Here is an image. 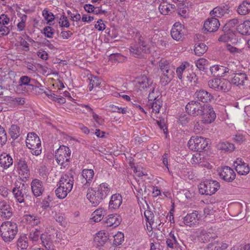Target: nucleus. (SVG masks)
<instances>
[{
    "label": "nucleus",
    "mask_w": 250,
    "mask_h": 250,
    "mask_svg": "<svg viewBox=\"0 0 250 250\" xmlns=\"http://www.w3.org/2000/svg\"><path fill=\"white\" fill-rule=\"evenodd\" d=\"M185 109L190 116H201L202 121L204 124H210L216 118V114L210 105L201 104L198 101H190L186 105Z\"/></svg>",
    "instance_id": "f257e3e1"
},
{
    "label": "nucleus",
    "mask_w": 250,
    "mask_h": 250,
    "mask_svg": "<svg viewBox=\"0 0 250 250\" xmlns=\"http://www.w3.org/2000/svg\"><path fill=\"white\" fill-rule=\"evenodd\" d=\"M110 191L108 184L103 183L97 188H90L87 191L86 197L93 206H98Z\"/></svg>",
    "instance_id": "f03ea898"
},
{
    "label": "nucleus",
    "mask_w": 250,
    "mask_h": 250,
    "mask_svg": "<svg viewBox=\"0 0 250 250\" xmlns=\"http://www.w3.org/2000/svg\"><path fill=\"white\" fill-rule=\"evenodd\" d=\"M74 174L68 172L62 174L59 180V186L55 190V193L59 199H64L72 189L74 185Z\"/></svg>",
    "instance_id": "7ed1b4c3"
},
{
    "label": "nucleus",
    "mask_w": 250,
    "mask_h": 250,
    "mask_svg": "<svg viewBox=\"0 0 250 250\" xmlns=\"http://www.w3.org/2000/svg\"><path fill=\"white\" fill-rule=\"evenodd\" d=\"M18 232L17 225L10 221H6L0 226V236L7 243L12 242Z\"/></svg>",
    "instance_id": "20e7f679"
},
{
    "label": "nucleus",
    "mask_w": 250,
    "mask_h": 250,
    "mask_svg": "<svg viewBox=\"0 0 250 250\" xmlns=\"http://www.w3.org/2000/svg\"><path fill=\"white\" fill-rule=\"evenodd\" d=\"M95 172L92 169H83L82 170L78 181V186L83 191L90 188V186L94 178Z\"/></svg>",
    "instance_id": "39448f33"
},
{
    "label": "nucleus",
    "mask_w": 250,
    "mask_h": 250,
    "mask_svg": "<svg viewBox=\"0 0 250 250\" xmlns=\"http://www.w3.org/2000/svg\"><path fill=\"white\" fill-rule=\"evenodd\" d=\"M26 145L31 150V152L35 156L39 155L42 152L41 141L39 137L34 132L27 134Z\"/></svg>",
    "instance_id": "423d86ee"
},
{
    "label": "nucleus",
    "mask_w": 250,
    "mask_h": 250,
    "mask_svg": "<svg viewBox=\"0 0 250 250\" xmlns=\"http://www.w3.org/2000/svg\"><path fill=\"white\" fill-rule=\"evenodd\" d=\"M70 148L65 146H61L55 152V159L57 163L65 168L69 165L71 156Z\"/></svg>",
    "instance_id": "0eeeda50"
},
{
    "label": "nucleus",
    "mask_w": 250,
    "mask_h": 250,
    "mask_svg": "<svg viewBox=\"0 0 250 250\" xmlns=\"http://www.w3.org/2000/svg\"><path fill=\"white\" fill-rule=\"evenodd\" d=\"M29 187L27 184L17 181L14 184L12 193L16 201L20 203L24 202V198L28 196Z\"/></svg>",
    "instance_id": "6e6552de"
},
{
    "label": "nucleus",
    "mask_w": 250,
    "mask_h": 250,
    "mask_svg": "<svg viewBox=\"0 0 250 250\" xmlns=\"http://www.w3.org/2000/svg\"><path fill=\"white\" fill-rule=\"evenodd\" d=\"M188 147L192 151L202 152L205 150L208 145V140L203 137L192 136L188 143Z\"/></svg>",
    "instance_id": "1a4fd4ad"
},
{
    "label": "nucleus",
    "mask_w": 250,
    "mask_h": 250,
    "mask_svg": "<svg viewBox=\"0 0 250 250\" xmlns=\"http://www.w3.org/2000/svg\"><path fill=\"white\" fill-rule=\"evenodd\" d=\"M146 42L140 37L138 42L130 44L129 51L130 55L135 58H141L144 53L147 52Z\"/></svg>",
    "instance_id": "9d476101"
},
{
    "label": "nucleus",
    "mask_w": 250,
    "mask_h": 250,
    "mask_svg": "<svg viewBox=\"0 0 250 250\" xmlns=\"http://www.w3.org/2000/svg\"><path fill=\"white\" fill-rule=\"evenodd\" d=\"M219 187L216 181L209 180L202 182L198 186L199 192L202 195H211L214 194Z\"/></svg>",
    "instance_id": "9b49d317"
},
{
    "label": "nucleus",
    "mask_w": 250,
    "mask_h": 250,
    "mask_svg": "<svg viewBox=\"0 0 250 250\" xmlns=\"http://www.w3.org/2000/svg\"><path fill=\"white\" fill-rule=\"evenodd\" d=\"M232 70L224 66L220 65V77L225 78L223 80L220 79V89L224 90V92L229 91L231 88V82L229 79Z\"/></svg>",
    "instance_id": "f8f14e48"
},
{
    "label": "nucleus",
    "mask_w": 250,
    "mask_h": 250,
    "mask_svg": "<svg viewBox=\"0 0 250 250\" xmlns=\"http://www.w3.org/2000/svg\"><path fill=\"white\" fill-rule=\"evenodd\" d=\"M43 86L36 80L33 79L32 83L27 84L25 89L21 91L22 93L39 94L43 91Z\"/></svg>",
    "instance_id": "ddd939ff"
},
{
    "label": "nucleus",
    "mask_w": 250,
    "mask_h": 250,
    "mask_svg": "<svg viewBox=\"0 0 250 250\" xmlns=\"http://www.w3.org/2000/svg\"><path fill=\"white\" fill-rule=\"evenodd\" d=\"M185 32L184 25L179 22H176L171 30L170 34L174 40L182 41L184 38Z\"/></svg>",
    "instance_id": "4468645a"
},
{
    "label": "nucleus",
    "mask_w": 250,
    "mask_h": 250,
    "mask_svg": "<svg viewBox=\"0 0 250 250\" xmlns=\"http://www.w3.org/2000/svg\"><path fill=\"white\" fill-rule=\"evenodd\" d=\"M201 215L198 211L195 210L192 213H188L184 217L183 222L185 225L192 227L199 223Z\"/></svg>",
    "instance_id": "2eb2a0df"
},
{
    "label": "nucleus",
    "mask_w": 250,
    "mask_h": 250,
    "mask_svg": "<svg viewBox=\"0 0 250 250\" xmlns=\"http://www.w3.org/2000/svg\"><path fill=\"white\" fill-rule=\"evenodd\" d=\"M234 166L237 173L242 175H246L250 172V168L241 158H238L234 162Z\"/></svg>",
    "instance_id": "dca6fc26"
},
{
    "label": "nucleus",
    "mask_w": 250,
    "mask_h": 250,
    "mask_svg": "<svg viewBox=\"0 0 250 250\" xmlns=\"http://www.w3.org/2000/svg\"><path fill=\"white\" fill-rule=\"evenodd\" d=\"M220 176L225 181L231 182L235 179L236 174L232 168L225 166L222 168L221 172H220Z\"/></svg>",
    "instance_id": "f3484780"
},
{
    "label": "nucleus",
    "mask_w": 250,
    "mask_h": 250,
    "mask_svg": "<svg viewBox=\"0 0 250 250\" xmlns=\"http://www.w3.org/2000/svg\"><path fill=\"white\" fill-rule=\"evenodd\" d=\"M122 197L119 193L113 194L109 202L108 208L111 211L118 209L122 204Z\"/></svg>",
    "instance_id": "a211bd4d"
},
{
    "label": "nucleus",
    "mask_w": 250,
    "mask_h": 250,
    "mask_svg": "<svg viewBox=\"0 0 250 250\" xmlns=\"http://www.w3.org/2000/svg\"><path fill=\"white\" fill-rule=\"evenodd\" d=\"M13 215L12 208L5 201L0 202V215L3 219H9Z\"/></svg>",
    "instance_id": "6ab92c4d"
},
{
    "label": "nucleus",
    "mask_w": 250,
    "mask_h": 250,
    "mask_svg": "<svg viewBox=\"0 0 250 250\" xmlns=\"http://www.w3.org/2000/svg\"><path fill=\"white\" fill-rule=\"evenodd\" d=\"M137 86L140 89H150L156 84L153 83V81L148 79L146 76L143 75L137 79Z\"/></svg>",
    "instance_id": "aec40b11"
},
{
    "label": "nucleus",
    "mask_w": 250,
    "mask_h": 250,
    "mask_svg": "<svg viewBox=\"0 0 250 250\" xmlns=\"http://www.w3.org/2000/svg\"><path fill=\"white\" fill-rule=\"evenodd\" d=\"M218 24L219 20L217 18H208L204 22V28L207 32H215L219 28Z\"/></svg>",
    "instance_id": "412c9836"
},
{
    "label": "nucleus",
    "mask_w": 250,
    "mask_h": 250,
    "mask_svg": "<svg viewBox=\"0 0 250 250\" xmlns=\"http://www.w3.org/2000/svg\"><path fill=\"white\" fill-rule=\"evenodd\" d=\"M31 189L35 197L41 196L44 191L42 182L37 179H34L31 183Z\"/></svg>",
    "instance_id": "4be33fe9"
},
{
    "label": "nucleus",
    "mask_w": 250,
    "mask_h": 250,
    "mask_svg": "<svg viewBox=\"0 0 250 250\" xmlns=\"http://www.w3.org/2000/svg\"><path fill=\"white\" fill-rule=\"evenodd\" d=\"M121 222L120 216L117 214H112L108 215L107 219L104 221V224L106 227L116 228Z\"/></svg>",
    "instance_id": "5701e85b"
},
{
    "label": "nucleus",
    "mask_w": 250,
    "mask_h": 250,
    "mask_svg": "<svg viewBox=\"0 0 250 250\" xmlns=\"http://www.w3.org/2000/svg\"><path fill=\"white\" fill-rule=\"evenodd\" d=\"M161 76L160 83L162 85H167L172 80L175 75V69L163 70Z\"/></svg>",
    "instance_id": "b1692460"
},
{
    "label": "nucleus",
    "mask_w": 250,
    "mask_h": 250,
    "mask_svg": "<svg viewBox=\"0 0 250 250\" xmlns=\"http://www.w3.org/2000/svg\"><path fill=\"white\" fill-rule=\"evenodd\" d=\"M194 97L198 101L203 103H207L212 98L209 93L203 89L197 90L194 94Z\"/></svg>",
    "instance_id": "393cba45"
},
{
    "label": "nucleus",
    "mask_w": 250,
    "mask_h": 250,
    "mask_svg": "<svg viewBox=\"0 0 250 250\" xmlns=\"http://www.w3.org/2000/svg\"><path fill=\"white\" fill-rule=\"evenodd\" d=\"M13 163V159L9 154L4 153L0 155V166L4 169L9 168Z\"/></svg>",
    "instance_id": "a878e982"
},
{
    "label": "nucleus",
    "mask_w": 250,
    "mask_h": 250,
    "mask_svg": "<svg viewBox=\"0 0 250 250\" xmlns=\"http://www.w3.org/2000/svg\"><path fill=\"white\" fill-rule=\"evenodd\" d=\"M231 83L237 86L243 85L245 81L247 80V76L245 73H239L234 74L233 77L229 78Z\"/></svg>",
    "instance_id": "bb28decb"
},
{
    "label": "nucleus",
    "mask_w": 250,
    "mask_h": 250,
    "mask_svg": "<svg viewBox=\"0 0 250 250\" xmlns=\"http://www.w3.org/2000/svg\"><path fill=\"white\" fill-rule=\"evenodd\" d=\"M237 12L241 15H245L250 12V2L248 0H244L238 6Z\"/></svg>",
    "instance_id": "cd10ccee"
},
{
    "label": "nucleus",
    "mask_w": 250,
    "mask_h": 250,
    "mask_svg": "<svg viewBox=\"0 0 250 250\" xmlns=\"http://www.w3.org/2000/svg\"><path fill=\"white\" fill-rule=\"evenodd\" d=\"M166 244L167 246L171 249H175L179 245L177 238L173 231H171L167 238Z\"/></svg>",
    "instance_id": "c85d7f7f"
},
{
    "label": "nucleus",
    "mask_w": 250,
    "mask_h": 250,
    "mask_svg": "<svg viewBox=\"0 0 250 250\" xmlns=\"http://www.w3.org/2000/svg\"><path fill=\"white\" fill-rule=\"evenodd\" d=\"M237 31L242 35H248L250 34V21H246L240 24L237 28Z\"/></svg>",
    "instance_id": "c756f323"
},
{
    "label": "nucleus",
    "mask_w": 250,
    "mask_h": 250,
    "mask_svg": "<svg viewBox=\"0 0 250 250\" xmlns=\"http://www.w3.org/2000/svg\"><path fill=\"white\" fill-rule=\"evenodd\" d=\"M18 166L21 174L24 176L25 177H28L29 175V169L25 160L23 159L19 160L18 162Z\"/></svg>",
    "instance_id": "7c9ffc66"
},
{
    "label": "nucleus",
    "mask_w": 250,
    "mask_h": 250,
    "mask_svg": "<svg viewBox=\"0 0 250 250\" xmlns=\"http://www.w3.org/2000/svg\"><path fill=\"white\" fill-rule=\"evenodd\" d=\"M34 79L31 78L27 76H21L19 81V84L17 86L18 89L21 90V91L25 89L27 84L32 83Z\"/></svg>",
    "instance_id": "2f4dec72"
},
{
    "label": "nucleus",
    "mask_w": 250,
    "mask_h": 250,
    "mask_svg": "<svg viewBox=\"0 0 250 250\" xmlns=\"http://www.w3.org/2000/svg\"><path fill=\"white\" fill-rule=\"evenodd\" d=\"M28 247V239L25 235L21 236L17 241V247L19 250H25Z\"/></svg>",
    "instance_id": "473e14b6"
},
{
    "label": "nucleus",
    "mask_w": 250,
    "mask_h": 250,
    "mask_svg": "<svg viewBox=\"0 0 250 250\" xmlns=\"http://www.w3.org/2000/svg\"><path fill=\"white\" fill-rule=\"evenodd\" d=\"M238 20L237 19H233L229 20L223 26V31L224 32H233L232 29L238 24Z\"/></svg>",
    "instance_id": "72a5a7b5"
},
{
    "label": "nucleus",
    "mask_w": 250,
    "mask_h": 250,
    "mask_svg": "<svg viewBox=\"0 0 250 250\" xmlns=\"http://www.w3.org/2000/svg\"><path fill=\"white\" fill-rule=\"evenodd\" d=\"M9 133L11 138L15 140L20 135V127L17 125H12L9 129Z\"/></svg>",
    "instance_id": "f704fd0d"
},
{
    "label": "nucleus",
    "mask_w": 250,
    "mask_h": 250,
    "mask_svg": "<svg viewBox=\"0 0 250 250\" xmlns=\"http://www.w3.org/2000/svg\"><path fill=\"white\" fill-rule=\"evenodd\" d=\"M17 42L15 44L17 47H21L22 51L27 52L29 51V43L23 37H18Z\"/></svg>",
    "instance_id": "c9c22d12"
},
{
    "label": "nucleus",
    "mask_w": 250,
    "mask_h": 250,
    "mask_svg": "<svg viewBox=\"0 0 250 250\" xmlns=\"http://www.w3.org/2000/svg\"><path fill=\"white\" fill-rule=\"evenodd\" d=\"M224 33V34L222 35L220 37V42H230L232 44L236 43L235 41H233L234 39L233 37L234 36V32H227Z\"/></svg>",
    "instance_id": "e433bc0d"
},
{
    "label": "nucleus",
    "mask_w": 250,
    "mask_h": 250,
    "mask_svg": "<svg viewBox=\"0 0 250 250\" xmlns=\"http://www.w3.org/2000/svg\"><path fill=\"white\" fill-rule=\"evenodd\" d=\"M149 108H151L152 111L157 114L159 113L160 109L162 106V102L159 100H156L155 101L149 102L147 104Z\"/></svg>",
    "instance_id": "4c0bfd02"
},
{
    "label": "nucleus",
    "mask_w": 250,
    "mask_h": 250,
    "mask_svg": "<svg viewBox=\"0 0 250 250\" xmlns=\"http://www.w3.org/2000/svg\"><path fill=\"white\" fill-rule=\"evenodd\" d=\"M208 49L207 46L204 43H198L194 46V52L195 55L200 56L204 54Z\"/></svg>",
    "instance_id": "58836bf2"
},
{
    "label": "nucleus",
    "mask_w": 250,
    "mask_h": 250,
    "mask_svg": "<svg viewBox=\"0 0 250 250\" xmlns=\"http://www.w3.org/2000/svg\"><path fill=\"white\" fill-rule=\"evenodd\" d=\"M161 71L168 70L170 69H175L174 65L169 61L166 60H161L159 64Z\"/></svg>",
    "instance_id": "ea45409f"
},
{
    "label": "nucleus",
    "mask_w": 250,
    "mask_h": 250,
    "mask_svg": "<svg viewBox=\"0 0 250 250\" xmlns=\"http://www.w3.org/2000/svg\"><path fill=\"white\" fill-rule=\"evenodd\" d=\"M89 84L88 89L89 91H92L94 88L99 87L101 84V81L97 76H90L88 78Z\"/></svg>",
    "instance_id": "a19ab883"
},
{
    "label": "nucleus",
    "mask_w": 250,
    "mask_h": 250,
    "mask_svg": "<svg viewBox=\"0 0 250 250\" xmlns=\"http://www.w3.org/2000/svg\"><path fill=\"white\" fill-rule=\"evenodd\" d=\"M104 211L102 208L96 209L92 213V219L95 222H99L102 220L104 216Z\"/></svg>",
    "instance_id": "79ce46f5"
},
{
    "label": "nucleus",
    "mask_w": 250,
    "mask_h": 250,
    "mask_svg": "<svg viewBox=\"0 0 250 250\" xmlns=\"http://www.w3.org/2000/svg\"><path fill=\"white\" fill-rule=\"evenodd\" d=\"M106 233L104 232L100 231L97 233L95 240L98 242L100 245H103L108 240Z\"/></svg>",
    "instance_id": "37998d69"
},
{
    "label": "nucleus",
    "mask_w": 250,
    "mask_h": 250,
    "mask_svg": "<svg viewBox=\"0 0 250 250\" xmlns=\"http://www.w3.org/2000/svg\"><path fill=\"white\" fill-rule=\"evenodd\" d=\"M26 219L32 225H38L41 222V218L37 215L35 214H27L26 215Z\"/></svg>",
    "instance_id": "c03bdc74"
},
{
    "label": "nucleus",
    "mask_w": 250,
    "mask_h": 250,
    "mask_svg": "<svg viewBox=\"0 0 250 250\" xmlns=\"http://www.w3.org/2000/svg\"><path fill=\"white\" fill-rule=\"evenodd\" d=\"M224 46L227 50L234 55H238V54H242L243 53V51L244 50L243 48H237L236 47H234L228 43H225Z\"/></svg>",
    "instance_id": "a18cd8bd"
},
{
    "label": "nucleus",
    "mask_w": 250,
    "mask_h": 250,
    "mask_svg": "<svg viewBox=\"0 0 250 250\" xmlns=\"http://www.w3.org/2000/svg\"><path fill=\"white\" fill-rule=\"evenodd\" d=\"M203 158H201L200 153H196L193 155L191 160L192 164H198L201 167H206V165L203 163Z\"/></svg>",
    "instance_id": "49530a36"
},
{
    "label": "nucleus",
    "mask_w": 250,
    "mask_h": 250,
    "mask_svg": "<svg viewBox=\"0 0 250 250\" xmlns=\"http://www.w3.org/2000/svg\"><path fill=\"white\" fill-rule=\"evenodd\" d=\"M144 215L146 223L149 225H152L154 223V215L150 209H146L144 212Z\"/></svg>",
    "instance_id": "de8ad7c7"
},
{
    "label": "nucleus",
    "mask_w": 250,
    "mask_h": 250,
    "mask_svg": "<svg viewBox=\"0 0 250 250\" xmlns=\"http://www.w3.org/2000/svg\"><path fill=\"white\" fill-rule=\"evenodd\" d=\"M235 148L233 144L228 142H223L220 143V149L225 151H232Z\"/></svg>",
    "instance_id": "09e8293b"
},
{
    "label": "nucleus",
    "mask_w": 250,
    "mask_h": 250,
    "mask_svg": "<svg viewBox=\"0 0 250 250\" xmlns=\"http://www.w3.org/2000/svg\"><path fill=\"white\" fill-rule=\"evenodd\" d=\"M195 64L200 71H204L207 69L206 66L208 65V61L205 59L200 58L197 60Z\"/></svg>",
    "instance_id": "8fccbe9b"
},
{
    "label": "nucleus",
    "mask_w": 250,
    "mask_h": 250,
    "mask_svg": "<svg viewBox=\"0 0 250 250\" xmlns=\"http://www.w3.org/2000/svg\"><path fill=\"white\" fill-rule=\"evenodd\" d=\"M9 101L17 105H22L25 103V99L20 97H10Z\"/></svg>",
    "instance_id": "3c124183"
},
{
    "label": "nucleus",
    "mask_w": 250,
    "mask_h": 250,
    "mask_svg": "<svg viewBox=\"0 0 250 250\" xmlns=\"http://www.w3.org/2000/svg\"><path fill=\"white\" fill-rule=\"evenodd\" d=\"M7 141L6 132L4 128L0 125V147L5 145Z\"/></svg>",
    "instance_id": "603ef678"
},
{
    "label": "nucleus",
    "mask_w": 250,
    "mask_h": 250,
    "mask_svg": "<svg viewBox=\"0 0 250 250\" xmlns=\"http://www.w3.org/2000/svg\"><path fill=\"white\" fill-rule=\"evenodd\" d=\"M143 188L144 185L141 187L140 183H137L136 185H133L132 189L137 198L142 197Z\"/></svg>",
    "instance_id": "864d4df0"
},
{
    "label": "nucleus",
    "mask_w": 250,
    "mask_h": 250,
    "mask_svg": "<svg viewBox=\"0 0 250 250\" xmlns=\"http://www.w3.org/2000/svg\"><path fill=\"white\" fill-rule=\"evenodd\" d=\"M169 4L163 3L160 4L159 6V10L163 15H167L170 11Z\"/></svg>",
    "instance_id": "5fc2aeb1"
},
{
    "label": "nucleus",
    "mask_w": 250,
    "mask_h": 250,
    "mask_svg": "<svg viewBox=\"0 0 250 250\" xmlns=\"http://www.w3.org/2000/svg\"><path fill=\"white\" fill-rule=\"evenodd\" d=\"M113 244L116 246L120 245L122 242L124 240V233L119 231L114 236Z\"/></svg>",
    "instance_id": "6e6d98bb"
},
{
    "label": "nucleus",
    "mask_w": 250,
    "mask_h": 250,
    "mask_svg": "<svg viewBox=\"0 0 250 250\" xmlns=\"http://www.w3.org/2000/svg\"><path fill=\"white\" fill-rule=\"evenodd\" d=\"M189 115L182 113L179 116V123L183 125H186L190 121Z\"/></svg>",
    "instance_id": "4d7b16f0"
},
{
    "label": "nucleus",
    "mask_w": 250,
    "mask_h": 250,
    "mask_svg": "<svg viewBox=\"0 0 250 250\" xmlns=\"http://www.w3.org/2000/svg\"><path fill=\"white\" fill-rule=\"evenodd\" d=\"M42 15L45 19L47 21V22L52 21L54 20V16L53 14L49 12L47 9H44L42 11Z\"/></svg>",
    "instance_id": "13d9d810"
},
{
    "label": "nucleus",
    "mask_w": 250,
    "mask_h": 250,
    "mask_svg": "<svg viewBox=\"0 0 250 250\" xmlns=\"http://www.w3.org/2000/svg\"><path fill=\"white\" fill-rule=\"evenodd\" d=\"M43 34L48 38H52L55 33V29L50 26H47L43 29Z\"/></svg>",
    "instance_id": "bf43d9fd"
},
{
    "label": "nucleus",
    "mask_w": 250,
    "mask_h": 250,
    "mask_svg": "<svg viewBox=\"0 0 250 250\" xmlns=\"http://www.w3.org/2000/svg\"><path fill=\"white\" fill-rule=\"evenodd\" d=\"M41 239L42 240L43 245L48 249H51L52 246V242L50 240V236L46 237L44 239L42 235L41 236Z\"/></svg>",
    "instance_id": "052dcab7"
},
{
    "label": "nucleus",
    "mask_w": 250,
    "mask_h": 250,
    "mask_svg": "<svg viewBox=\"0 0 250 250\" xmlns=\"http://www.w3.org/2000/svg\"><path fill=\"white\" fill-rule=\"evenodd\" d=\"M208 85L210 88L217 91L219 88V83L218 77H215L213 79L208 81Z\"/></svg>",
    "instance_id": "680f3d73"
},
{
    "label": "nucleus",
    "mask_w": 250,
    "mask_h": 250,
    "mask_svg": "<svg viewBox=\"0 0 250 250\" xmlns=\"http://www.w3.org/2000/svg\"><path fill=\"white\" fill-rule=\"evenodd\" d=\"M41 236V232L39 229H36L34 231H32L30 233L29 238L33 241L37 242Z\"/></svg>",
    "instance_id": "e2e57ef3"
},
{
    "label": "nucleus",
    "mask_w": 250,
    "mask_h": 250,
    "mask_svg": "<svg viewBox=\"0 0 250 250\" xmlns=\"http://www.w3.org/2000/svg\"><path fill=\"white\" fill-rule=\"evenodd\" d=\"M59 25L61 27H69L70 23L67 19V17L64 15H62L60 18L59 22Z\"/></svg>",
    "instance_id": "0e129e2a"
},
{
    "label": "nucleus",
    "mask_w": 250,
    "mask_h": 250,
    "mask_svg": "<svg viewBox=\"0 0 250 250\" xmlns=\"http://www.w3.org/2000/svg\"><path fill=\"white\" fill-rule=\"evenodd\" d=\"M185 69L186 66L185 65H181L179 67H177L176 69V73L178 76V78L180 80H182L183 78V74H184V76H185Z\"/></svg>",
    "instance_id": "69168bd1"
},
{
    "label": "nucleus",
    "mask_w": 250,
    "mask_h": 250,
    "mask_svg": "<svg viewBox=\"0 0 250 250\" xmlns=\"http://www.w3.org/2000/svg\"><path fill=\"white\" fill-rule=\"evenodd\" d=\"M156 87V85L153 86L152 88H150V92L148 96V99L149 102H151L152 101H155L157 99V96L155 94V88Z\"/></svg>",
    "instance_id": "338daca9"
},
{
    "label": "nucleus",
    "mask_w": 250,
    "mask_h": 250,
    "mask_svg": "<svg viewBox=\"0 0 250 250\" xmlns=\"http://www.w3.org/2000/svg\"><path fill=\"white\" fill-rule=\"evenodd\" d=\"M230 250H250V244L234 247Z\"/></svg>",
    "instance_id": "774afa93"
}]
</instances>
